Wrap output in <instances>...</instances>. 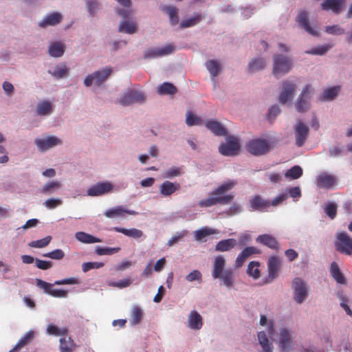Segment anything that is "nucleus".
I'll return each instance as SVG.
<instances>
[{"mask_svg":"<svg viewBox=\"0 0 352 352\" xmlns=\"http://www.w3.org/2000/svg\"><path fill=\"white\" fill-rule=\"evenodd\" d=\"M237 184V181L228 179L210 192V197L200 200L197 205L200 208H210L217 204H228L234 199L232 194L224 195L226 192L233 189Z\"/></svg>","mask_w":352,"mask_h":352,"instance_id":"1","label":"nucleus"},{"mask_svg":"<svg viewBox=\"0 0 352 352\" xmlns=\"http://www.w3.org/2000/svg\"><path fill=\"white\" fill-rule=\"evenodd\" d=\"M335 248L340 253L351 255L352 239L346 232H338L336 235Z\"/></svg>","mask_w":352,"mask_h":352,"instance_id":"2","label":"nucleus"},{"mask_svg":"<svg viewBox=\"0 0 352 352\" xmlns=\"http://www.w3.org/2000/svg\"><path fill=\"white\" fill-rule=\"evenodd\" d=\"M273 74L276 78L284 75L291 69V60L285 56L275 55L273 57Z\"/></svg>","mask_w":352,"mask_h":352,"instance_id":"3","label":"nucleus"},{"mask_svg":"<svg viewBox=\"0 0 352 352\" xmlns=\"http://www.w3.org/2000/svg\"><path fill=\"white\" fill-rule=\"evenodd\" d=\"M270 143L264 139H254L246 145L247 151L254 155H262L270 151Z\"/></svg>","mask_w":352,"mask_h":352,"instance_id":"4","label":"nucleus"},{"mask_svg":"<svg viewBox=\"0 0 352 352\" xmlns=\"http://www.w3.org/2000/svg\"><path fill=\"white\" fill-rule=\"evenodd\" d=\"M112 69L110 67L97 71L87 76L84 80V84L86 87H90L94 82L96 85L100 86L109 78Z\"/></svg>","mask_w":352,"mask_h":352,"instance_id":"5","label":"nucleus"},{"mask_svg":"<svg viewBox=\"0 0 352 352\" xmlns=\"http://www.w3.org/2000/svg\"><path fill=\"white\" fill-rule=\"evenodd\" d=\"M239 148V140L233 136H229L226 140V143L219 146V151L223 155L234 156L238 154Z\"/></svg>","mask_w":352,"mask_h":352,"instance_id":"6","label":"nucleus"},{"mask_svg":"<svg viewBox=\"0 0 352 352\" xmlns=\"http://www.w3.org/2000/svg\"><path fill=\"white\" fill-rule=\"evenodd\" d=\"M294 298L299 304L303 302L307 296L308 287L300 278H295L292 282Z\"/></svg>","mask_w":352,"mask_h":352,"instance_id":"7","label":"nucleus"},{"mask_svg":"<svg viewBox=\"0 0 352 352\" xmlns=\"http://www.w3.org/2000/svg\"><path fill=\"white\" fill-rule=\"evenodd\" d=\"M297 88L296 85L291 81L285 80L282 83V90L279 94L278 102L285 104L292 100Z\"/></svg>","mask_w":352,"mask_h":352,"instance_id":"8","label":"nucleus"},{"mask_svg":"<svg viewBox=\"0 0 352 352\" xmlns=\"http://www.w3.org/2000/svg\"><path fill=\"white\" fill-rule=\"evenodd\" d=\"M311 91V87L309 85H306L303 88L295 104L296 109L298 112L302 113L309 109Z\"/></svg>","mask_w":352,"mask_h":352,"instance_id":"9","label":"nucleus"},{"mask_svg":"<svg viewBox=\"0 0 352 352\" xmlns=\"http://www.w3.org/2000/svg\"><path fill=\"white\" fill-rule=\"evenodd\" d=\"M144 100V96L142 92L129 90L121 96L119 103L122 106H128L135 102H142Z\"/></svg>","mask_w":352,"mask_h":352,"instance_id":"10","label":"nucleus"},{"mask_svg":"<svg viewBox=\"0 0 352 352\" xmlns=\"http://www.w3.org/2000/svg\"><path fill=\"white\" fill-rule=\"evenodd\" d=\"M36 283L37 287H38L41 289H43L46 294H49L54 285H74L78 283V280L76 278H68L59 280H56L54 284H52L45 282L41 279H36Z\"/></svg>","mask_w":352,"mask_h":352,"instance_id":"11","label":"nucleus"},{"mask_svg":"<svg viewBox=\"0 0 352 352\" xmlns=\"http://www.w3.org/2000/svg\"><path fill=\"white\" fill-rule=\"evenodd\" d=\"M278 347L282 352H291L293 350V342L290 333L286 329L280 330Z\"/></svg>","mask_w":352,"mask_h":352,"instance_id":"12","label":"nucleus"},{"mask_svg":"<svg viewBox=\"0 0 352 352\" xmlns=\"http://www.w3.org/2000/svg\"><path fill=\"white\" fill-rule=\"evenodd\" d=\"M295 130V138H296V144L300 147L302 146L308 136L309 134V128L301 121H298L294 128Z\"/></svg>","mask_w":352,"mask_h":352,"instance_id":"13","label":"nucleus"},{"mask_svg":"<svg viewBox=\"0 0 352 352\" xmlns=\"http://www.w3.org/2000/svg\"><path fill=\"white\" fill-rule=\"evenodd\" d=\"M34 143L40 151H45L56 145L61 144L62 142L55 136H50L47 139H36Z\"/></svg>","mask_w":352,"mask_h":352,"instance_id":"14","label":"nucleus"},{"mask_svg":"<svg viewBox=\"0 0 352 352\" xmlns=\"http://www.w3.org/2000/svg\"><path fill=\"white\" fill-rule=\"evenodd\" d=\"M112 189V185L109 182H98L93 185L87 190L89 196H100L109 192Z\"/></svg>","mask_w":352,"mask_h":352,"instance_id":"15","label":"nucleus"},{"mask_svg":"<svg viewBox=\"0 0 352 352\" xmlns=\"http://www.w3.org/2000/svg\"><path fill=\"white\" fill-rule=\"evenodd\" d=\"M261 251L254 246L245 248L238 255L235 261V267L239 268L243 266L246 259L252 254H259Z\"/></svg>","mask_w":352,"mask_h":352,"instance_id":"16","label":"nucleus"},{"mask_svg":"<svg viewBox=\"0 0 352 352\" xmlns=\"http://www.w3.org/2000/svg\"><path fill=\"white\" fill-rule=\"evenodd\" d=\"M336 182V177L327 173H322L316 177V184L320 188L329 189L332 188Z\"/></svg>","mask_w":352,"mask_h":352,"instance_id":"17","label":"nucleus"},{"mask_svg":"<svg viewBox=\"0 0 352 352\" xmlns=\"http://www.w3.org/2000/svg\"><path fill=\"white\" fill-rule=\"evenodd\" d=\"M174 51V47L170 45H166L164 47L161 48H153L149 49L145 52L144 57L145 58H155L158 56H162L170 54Z\"/></svg>","mask_w":352,"mask_h":352,"instance_id":"18","label":"nucleus"},{"mask_svg":"<svg viewBox=\"0 0 352 352\" xmlns=\"http://www.w3.org/2000/svg\"><path fill=\"white\" fill-rule=\"evenodd\" d=\"M296 20V22L298 23V25L302 28L305 29V30L309 34L313 36H318V31L310 26L306 11H300L298 14Z\"/></svg>","mask_w":352,"mask_h":352,"instance_id":"19","label":"nucleus"},{"mask_svg":"<svg viewBox=\"0 0 352 352\" xmlns=\"http://www.w3.org/2000/svg\"><path fill=\"white\" fill-rule=\"evenodd\" d=\"M125 214L135 215L138 214V212L134 210L125 209L122 206H117L104 212V215L107 217L111 219L116 217H124Z\"/></svg>","mask_w":352,"mask_h":352,"instance_id":"20","label":"nucleus"},{"mask_svg":"<svg viewBox=\"0 0 352 352\" xmlns=\"http://www.w3.org/2000/svg\"><path fill=\"white\" fill-rule=\"evenodd\" d=\"M257 243L268 247L270 249L278 250L279 243L275 237L270 234H261L256 239Z\"/></svg>","mask_w":352,"mask_h":352,"instance_id":"21","label":"nucleus"},{"mask_svg":"<svg viewBox=\"0 0 352 352\" xmlns=\"http://www.w3.org/2000/svg\"><path fill=\"white\" fill-rule=\"evenodd\" d=\"M220 232L215 228H211L208 226L202 227L201 228L194 231V238L197 241H206V237L212 235L219 234Z\"/></svg>","mask_w":352,"mask_h":352,"instance_id":"22","label":"nucleus"},{"mask_svg":"<svg viewBox=\"0 0 352 352\" xmlns=\"http://www.w3.org/2000/svg\"><path fill=\"white\" fill-rule=\"evenodd\" d=\"M280 261L277 256H274L269 258L267 263V268L269 272L268 278L270 279L269 281H272L277 277L280 269Z\"/></svg>","mask_w":352,"mask_h":352,"instance_id":"23","label":"nucleus"},{"mask_svg":"<svg viewBox=\"0 0 352 352\" xmlns=\"http://www.w3.org/2000/svg\"><path fill=\"white\" fill-rule=\"evenodd\" d=\"M63 16L59 12H53L46 16L41 22L38 25L41 28H46L47 26H54L60 23L62 21Z\"/></svg>","mask_w":352,"mask_h":352,"instance_id":"24","label":"nucleus"},{"mask_svg":"<svg viewBox=\"0 0 352 352\" xmlns=\"http://www.w3.org/2000/svg\"><path fill=\"white\" fill-rule=\"evenodd\" d=\"M188 327L199 330L203 326L201 316L195 310L191 311L188 318Z\"/></svg>","mask_w":352,"mask_h":352,"instance_id":"25","label":"nucleus"},{"mask_svg":"<svg viewBox=\"0 0 352 352\" xmlns=\"http://www.w3.org/2000/svg\"><path fill=\"white\" fill-rule=\"evenodd\" d=\"M205 126L215 135L224 136L227 134L226 129L221 125L220 122L216 120H208L205 122Z\"/></svg>","mask_w":352,"mask_h":352,"instance_id":"26","label":"nucleus"},{"mask_svg":"<svg viewBox=\"0 0 352 352\" xmlns=\"http://www.w3.org/2000/svg\"><path fill=\"white\" fill-rule=\"evenodd\" d=\"M179 188V184L165 181L160 185V192L163 196L169 197Z\"/></svg>","mask_w":352,"mask_h":352,"instance_id":"27","label":"nucleus"},{"mask_svg":"<svg viewBox=\"0 0 352 352\" xmlns=\"http://www.w3.org/2000/svg\"><path fill=\"white\" fill-rule=\"evenodd\" d=\"M250 204L251 208L254 210L263 211L265 209L270 206V202L267 200L263 199L259 195L253 197L250 200Z\"/></svg>","mask_w":352,"mask_h":352,"instance_id":"28","label":"nucleus"},{"mask_svg":"<svg viewBox=\"0 0 352 352\" xmlns=\"http://www.w3.org/2000/svg\"><path fill=\"white\" fill-rule=\"evenodd\" d=\"M77 345L71 337H63L59 340V349L61 352H74Z\"/></svg>","mask_w":352,"mask_h":352,"instance_id":"29","label":"nucleus"},{"mask_svg":"<svg viewBox=\"0 0 352 352\" xmlns=\"http://www.w3.org/2000/svg\"><path fill=\"white\" fill-rule=\"evenodd\" d=\"M226 260L222 256H218L213 262L212 277L214 278H220L221 274L224 271Z\"/></svg>","mask_w":352,"mask_h":352,"instance_id":"30","label":"nucleus"},{"mask_svg":"<svg viewBox=\"0 0 352 352\" xmlns=\"http://www.w3.org/2000/svg\"><path fill=\"white\" fill-rule=\"evenodd\" d=\"M110 230H114L117 232L122 233L125 236H127L133 239H139L143 236V232L136 228L126 229L120 227H113L111 228Z\"/></svg>","mask_w":352,"mask_h":352,"instance_id":"31","label":"nucleus"},{"mask_svg":"<svg viewBox=\"0 0 352 352\" xmlns=\"http://www.w3.org/2000/svg\"><path fill=\"white\" fill-rule=\"evenodd\" d=\"M144 311L142 309L137 305L133 306L131 311V325H137L140 324L143 318Z\"/></svg>","mask_w":352,"mask_h":352,"instance_id":"32","label":"nucleus"},{"mask_svg":"<svg viewBox=\"0 0 352 352\" xmlns=\"http://www.w3.org/2000/svg\"><path fill=\"white\" fill-rule=\"evenodd\" d=\"M236 240L234 239H228L221 240L217 243L215 250L218 252H226L234 248L236 245Z\"/></svg>","mask_w":352,"mask_h":352,"instance_id":"33","label":"nucleus"},{"mask_svg":"<svg viewBox=\"0 0 352 352\" xmlns=\"http://www.w3.org/2000/svg\"><path fill=\"white\" fill-rule=\"evenodd\" d=\"M76 239L83 243H100L102 240L85 232H78L75 234Z\"/></svg>","mask_w":352,"mask_h":352,"instance_id":"34","label":"nucleus"},{"mask_svg":"<svg viewBox=\"0 0 352 352\" xmlns=\"http://www.w3.org/2000/svg\"><path fill=\"white\" fill-rule=\"evenodd\" d=\"M330 273L332 277L336 280L338 283L346 284L345 278L336 262L331 263L330 267Z\"/></svg>","mask_w":352,"mask_h":352,"instance_id":"35","label":"nucleus"},{"mask_svg":"<svg viewBox=\"0 0 352 352\" xmlns=\"http://www.w3.org/2000/svg\"><path fill=\"white\" fill-rule=\"evenodd\" d=\"M65 45L60 42L52 43L48 50V52L51 56L60 57L65 52Z\"/></svg>","mask_w":352,"mask_h":352,"instance_id":"36","label":"nucleus"},{"mask_svg":"<svg viewBox=\"0 0 352 352\" xmlns=\"http://www.w3.org/2000/svg\"><path fill=\"white\" fill-rule=\"evenodd\" d=\"M177 92V89L170 82H164L157 88L160 95H173Z\"/></svg>","mask_w":352,"mask_h":352,"instance_id":"37","label":"nucleus"},{"mask_svg":"<svg viewBox=\"0 0 352 352\" xmlns=\"http://www.w3.org/2000/svg\"><path fill=\"white\" fill-rule=\"evenodd\" d=\"M169 16L170 23L172 25H175L179 23L178 10L174 6H165L162 8Z\"/></svg>","mask_w":352,"mask_h":352,"instance_id":"38","label":"nucleus"},{"mask_svg":"<svg viewBox=\"0 0 352 352\" xmlns=\"http://www.w3.org/2000/svg\"><path fill=\"white\" fill-rule=\"evenodd\" d=\"M266 66V63L263 58H254L250 61L248 67L249 72H254L261 70Z\"/></svg>","mask_w":352,"mask_h":352,"instance_id":"39","label":"nucleus"},{"mask_svg":"<svg viewBox=\"0 0 352 352\" xmlns=\"http://www.w3.org/2000/svg\"><path fill=\"white\" fill-rule=\"evenodd\" d=\"M258 339L264 352H272L273 346L272 343L269 342L264 331H260L258 333Z\"/></svg>","mask_w":352,"mask_h":352,"instance_id":"40","label":"nucleus"},{"mask_svg":"<svg viewBox=\"0 0 352 352\" xmlns=\"http://www.w3.org/2000/svg\"><path fill=\"white\" fill-rule=\"evenodd\" d=\"M340 90V87H333L324 91L320 96L321 101L331 100L336 98Z\"/></svg>","mask_w":352,"mask_h":352,"instance_id":"41","label":"nucleus"},{"mask_svg":"<svg viewBox=\"0 0 352 352\" xmlns=\"http://www.w3.org/2000/svg\"><path fill=\"white\" fill-rule=\"evenodd\" d=\"M61 184L58 181L49 182L41 189V192L44 195H51L56 190L60 188Z\"/></svg>","mask_w":352,"mask_h":352,"instance_id":"42","label":"nucleus"},{"mask_svg":"<svg viewBox=\"0 0 352 352\" xmlns=\"http://www.w3.org/2000/svg\"><path fill=\"white\" fill-rule=\"evenodd\" d=\"M206 66L213 77H217L221 72V65L217 60H208L206 63Z\"/></svg>","mask_w":352,"mask_h":352,"instance_id":"43","label":"nucleus"},{"mask_svg":"<svg viewBox=\"0 0 352 352\" xmlns=\"http://www.w3.org/2000/svg\"><path fill=\"white\" fill-rule=\"evenodd\" d=\"M201 21V16L199 14H196L193 16L183 20L179 24L181 29L192 27L198 24Z\"/></svg>","mask_w":352,"mask_h":352,"instance_id":"44","label":"nucleus"},{"mask_svg":"<svg viewBox=\"0 0 352 352\" xmlns=\"http://www.w3.org/2000/svg\"><path fill=\"white\" fill-rule=\"evenodd\" d=\"M136 25L134 22L123 21L119 25V31L127 34H133L136 32Z\"/></svg>","mask_w":352,"mask_h":352,"instance_id":"45","label":"nucleus"},{"mask_svg":"<svg viewBox=\"0 0 352 352\" xmlns=\"http://www.w3.org/2000/svg\"><path fill=\"white\" fill-rule=\"evenodd\" d=\"M47 332L50 335L56 336L67 335L68 329L67 327L58 328L53 324H48L47 327Z\"/></svg>","mask_w":352,"mask_h":352,"instance_id":"46","label":"nucleus"},{"mask_svg":"<svg viewBox=\"0 0 352 352\" xmlns=\"http://www.w3.org/2000/svg\"><path fill=\"white\" fill-rule=\"evenodd\" d=\"M52 111V105L49 101H44L37 105L36 112L40 116L50 114Z\"/></svg>","mask_w":352,"mask_h":352,"instance_id":"47","label":"nucleus"},{"mask_svg":"<svg viewBox=\"0 0 352 352\" xmlns=\"http://www.w3.org/2000/svg\"><path fill=\"white\" fill-rule=\"evenodd\" d=\"M302 169L299 166H294L289 169L285 174L287 178L291 179H296L300 177L302 175Z\"/></svg>","mask_w":352,"mask_h":352,"instance_id":"48","label":"nucleus"},{"mask_svg":"<svg viewBox=\"0 0 352 352\" xmlns=\"http://www.w3.org/2000/svg\"><path fill=\"white\" fill-rule=\"evenodd\" d=\"M259 263L251 261L248 266L247 273L254 278H258L260 276V270L258 269Z\"/></svg>","mask_w":352,"mask_h":352,"instance_id":"49","label":"nucleus"},{"mask_svg":"<svg viewBox=\"0 0 352 352\" xmlns=\"http://www.w3.org/2000/svg\"><path fill=\"white\" fill-rule=\"evenodd\" d=\"M120 250V248H102L100 246H97L95 249V252L100 256L102 255H111L118 252Z\"/></svg>","mask_w":352,"mask_h":352,"instance_id":"50","label":"nucleus"},{"mask_svg":"<svg viewBox=\"0 0 352 352\" xmlns=\"http://www.w3.org/2000/svg\"><path fill=\"white\" fill-rule=\"evenodd\" d=\"M226 287H232L233 283V273L231 270H225L219 278Z\"/></svg>","mask_w":352,"mask_h":352,"instance_id":"51","label":"nucleus"},{"mask_svg":"<svg viewBox=\"0 0 352 352\" xmlns=\"http://www.w3.org/2000/svg\"><path fill=\"white\" fill-rule=\"evenodd\" d=\"M52 241V236H47L43 239L32 241L29 243V246L35 248H42L47 246Z\"/></svg>","mask_w":352,"mask_h":352,"instance_id":"52","label":"nucleus"},{"mask_svg":"<svg viewBox=\"0 0 352 352\" xmlns=\"http://www.w3.org/2000/svg\"><path fill=\"white\" fill-rule=\"evenodd\" d=\"M333 46V45L331 44L320 45L314 49H312L311 50L307 51L306 53L314 55H323L327 53L331 48H332Z\"/></svg>","mask_w":352,"mask_h":352,"instance_id":"53","label":"nucleus"},{"mask_svg":"<svg viewBox=\"0 0 352 352\" xmlns=\"http://www.w3.org/2000/svg\"><path fill=\"white\" fill-rule=\"evenodd\" d=\"M34 332L33 331H29L16 343V348L19 347L20 349H21L22 347L30 343L34 339Z\"/></svg>","mask_w":352,"mask_h":352,"instance_id":"54","label":"nucleus"},{"mask_svg":"<svg viewBox=\"0 0 352 352\" xmlns=\"http://www.w3.org/2000/svg\"><path fill=\"white\" fill-rule=\"evenodd\" d=\"M186 122L188 126L199 125L201 123V118L195 116L191 111L186 113Z\"/></svg>","mask_w":352,"mask_h":352,"instance_id":"55","label":"nucleus"},{"mask_svg":"<svg viewBox=\"0 0 352 352\" xmlns=\"http://www.w3.org/2000/svg\"><path fill=\"white\" fill-rule=\"evenodd\" d=\"M43 256L50 258L54 260H61L65 256L64 252L60 249H56L52 252L43 254Z\"/></svg>","mask_w":352,"mask_h":352,"instance_id":"56","label":"nucleus"},{"mask_svg":"<svg viewBox=\"0 0 352 352\" xmlns=\"http://www.w3.org/2000/svg\"><path fill=\"white\" fill-rule=\"evenodd\" d=\"M326 214L331 219H333L337 214V205L335 203H328L324 208Z\"/></svg>","mask_w":352,"mask_h":352,"instance_id":"57","label":"nucleus"},{"mask_svg":"<svg viewBox=\"0 0 352 352\" xmlns=\"http://www.w3.org/2000/svg\"><path fill=\"white\" fill-rule=\"evenodd\" d=\"M102 262H87L82 265V270L84 272H87L92 269H99L104 266Z\"/></svg>","mask_w":352,"mask_h":352,"instance_id":"58","label":"nucleus"},{"mask_svg":"<svg viewBox=\"0 0 352 352\" xmlns=\"http://www.w3.org/2000/svg\"><path fill=\"white\" fill-rule=\"evenodd\" d=\"M325 32L327 34L333 35H342L345 33L344 29L342 28L338 25L327 26L325 28Z\"/></svg>","mask_w":352,"mask_h":352,"instance_id":"59","label":"nucleus"},{"mask_svg":"<svg viewBox=\"0 0 352 352\" xmlns=\"http://www.w3.org/2000/svg\"><path fill=\"white\" fill-rule=\"evenodd\" d=\"M181 175V168L178 167H171L164 173V178H173Z\"/></svg>","mask_w":352,"mask_h":352,"instance_id":"60","label":"nucleus"},{"mask_svg":"<svg viewBox=\"0 0 352 352\" xmlns=\"http://www.w3.org/2000/svg\"><path fill=\"white\" fill-rule=\"evenodd\" d=\"M62 200L60 199H47L44 205L48 209H54L62 204Z\"/></svg>","mask_w":352,"mask_h":352,"instance_id":"61","label":"nucleus"},{"mask_svg":"<svg viewBox=\"0 0 352 352\" xmlns=\"http://www.w3.org/2000/svg\"><path fill=\"white\" fill-rule=\"evenodd\" d=\"M36 266L43 270L50 269L52 267V262L50 261H43L38 258H35Z\"/></svg>","mask_w":352,"mask_h":352,"instance_id":"62","label":"nucleus"},{"mask_svg":"<svg viewBox=\"0 0 352 352\" xmlns=\"http://www.w3.org/2000/svg\"><path fill=\"white\" fill-rule=\"evenodd\" d=\"M68 73V69L66 66L56 67L52 74L58 78H62L65 77Z\"/></svg>","mask_w":352,"mask_h":352,"instance_id":"63","label":"nucleus"},{"mask_svg":"<svg viewBox=\"0 0 352 352\" xmlns=\"http://www.w3.org/2000/svg\"><path fill=\"white\" fill-rule=\"evenodd\" d=\"M131 283L132 282L129 278H125L123 280H118L117 282L109 283V285L122 289L130 286L131 285Z\"/></svg>","mask_w":352,"mask_h":352,"instance_id":"64","label":"nucleus"}]
</instances>
